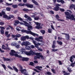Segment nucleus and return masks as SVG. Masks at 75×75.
I'll return each instance as SVG.
<instances>
[{
	"label": "nucleus",
	"instance_id": "1",
	"mask_svg": "<svg viewBox=\"0 0 75 75\" xmlns=\"http://www.w3.org/2000/svg\"><path fill=\"white\" fill-rule=\"evenodd\" d=\"M25 48L24 47L21 49V52H16L14 50H11V52L10 53V54L11 55H13V56H14L16 57L21 58V56L18 55V54L16 53H17V54H23V52H24L25 53V52H24L25 51Z\"/></svg>",
	"mask_w": 75,
	"mask_h": 75
},
{
	"label": "nucleus",
	"instance_id": "2",
	"mask_svg": "<svg viewBox=\"0 0 75 75\" xmlns=\"http://www.w3.org/2000/svg\"><path fill=\"white\" fill-rule=\"evenodd\" d=\"M64 13L65 15L67 16H66V18H67V19H70V20H73L75 21V18H74L75 17V16L73 14L70 15L69 12H65Z\"/></svg>",
	"mask_w": 75,
	"mask_h": 75
},
{
	"label": "nucleus",
	"instance_id": "3",
	"mask_svg": "<svg viewBox=\"0 0 75 75\" xmlns=\"http://www.w3.org/2000/svg\"><path fill=\"white\" fill-rule=\"evenodd\" d=\"M23 22V23H22V22H21L20 23V24L21 25H25V26H26V27H28V30H29V31H30V29H33V27L31 25H29V24L28 23H27L26 21H22Z\"/></svg>",
	"mask_w": 75,
	"mask_h": 75
},
{
	"label": "nucleus",
	"instance_id": "4",
	"mask_svg": "<svg viewBox=\"0 0 75 75\" xmlns=\"http://www.w3.org/2000/svg\"><path fill=\"white\" fill-rule=\"evenodd\" d=\"M21 32H23V33H26L27 34H31L33 36H38V35L36 34H35L34 33H33L30 31H27V30H24V29H23L21 30Z\"/></svg>",
	"mask_w": 75,
	"mask_h": 75
},
{
	"label": "nucleus",
	"instance_id": "5",
	"mask_svg": "<svg viewBox=\"0 0 75 75\" xmlns=\"http://www.w3.org/2000/svg\"><path fill=\"white\" fill-rule=\"evenodd\" d=\"M25 53L27 55H33L34 54V55H35V54H37V53H34L33 51L30 50L29 52L25 51Z\"/></svg>",
	"mask_w": 75,
	"mask_h": 75
},
{
	"label": "nucleus",
	"instance_id": "6",
	"mask_svg": "<svg viewBox=\"0 0 75 75\" xmlns=\"http://www.w3.org/2000/svg\"><path fill=\"white\" fill-rule=\"evenodd\" d=\"M31 45V43L29 42H23L21 44V45L23 46V45H25L26 47L28 45Z\"/></svg>",
	"mask_w": 75,
	"mask_h": 75
},
{
	"label": "nucleus",
	"instance_id": "7",
	"mask_svg": "<svg viewBox=\"0 0 75 75\" xmlns=\"http://www.w3.org/2000/svg\"><path fill=\"white\" fill-rule=\"evenodd\" d=\"M35 23L36 24L37 26L35 27V28L37 29H40V28H42V27H40L41 23L38 22H35Z\"/></svg>",
	"mask_w": 75,
	"mask_h": 75
},
{
	"label": "nucleus",
	"instance_id": "8",
	"mask_svg": "<svg viewBox=\"0 0 75 75\" xmlns=\"http://www.w3.org/2000/svg\"><path fill=\"white\" fill-rule=\"evenodd\" d=\"M43 39V37L42 36H40L38 38H36L35 39V40L37 41H38L39 42H42V40H42Z\"/></svg>",
	"mask_w": 75,
	"mask_h": 75
},
{
	"label": "nucleus",
	"instance_id": "9",
	"mask_svg": "<svg viewBox=\"0 0 75 75\" xmlns=\"http://www.w3.org/2000/svg\"><path fill=\"white\" fill-rule=\"evenodd\" d=\"M59 6H61V4H56V7L54 9V10L55 11H58L59 10Z\"/></svg>",
	"mask_w": 75,
	"mask_h": 75
},
{
	"label": "nucleus",
	"instance_id": "10",
	"mask_svg": "<svg viewBox=\"0 0 75 75\" xmlns=\"http://www.w3.org/2000/svg\"><path fill=\"white\" fill-rule=\"evenodd\" d=\"M35 54L36 56H39V57H40L42 59H44V57L43 56L41 55V54L40 53H35Z\"/></svg>",
	"mask_w": 75,
	"mask_h": 75
},
{
	"label": "nucleus",
	"instance_id": "11",
	"mask_svg": "<svg viewBox=\"0 0 75 75\" xmlns=\"http://www.w3.org/2000/svg\"><path fill=\"white\" fill-rule=\"evenodd\" d=\"M20 71H21L22 74H24V75H27V73H26V69L20 70Z\"/></svg>",
	"mask_w": 75,
	"mask_h": 75
},
{
	"label": "nucleus",
	"instance_id": "12",
	"mask_svg": "<svg viewBox=\"0 0 75 75\" xmlns=\"http://www.w3.org/2000/svg\"><path fill=\"white\" fill-rule=\"evenodd\" d=\"M25 6H27V7H29V8H33L34 6L32 4H25Z\"/></svg>",
	"mask_w": 75,
	"mask_h": 75
},
{
	"label": "nucleus",
	"instance_id": "13",
	"mask_svg": "<svg viewBox=\"0 0 75 75\" xmlns=\"http://www.w3.org/2000/svg\"><path fill=\"white\" fill-rule=\"evenodd\" d=\"M35 68H36L39 71H42V70L41 69H42V67L41 66H37L35 67Z\"/></svg>",
	"mask_w": 75,
	"mask_h": 75
},
{
	"label": "nucleus",
	"instance_id": "14",
	"mask_svg": "<svg viewBox=\"0 0 75 75\" xmlns=\"http://www.w3.org/2000/svg\"><path fill=\"white\" fill-rule=\"evenodd\" d=\"M36 42H37V41L35 40H33V42L34 44L35 47H36V46H38V43L37 44H36Z\"/></svg>",
	"mask_w": 75,
	"mask_h": 75
},
{
	"label": "nucleus",
	"instance_id": "15",
	"mask_svg": "<svg viewBox=\"0 0 75 75\" xmlns=\"http://www.w3.org/2000/svg\"><path fill=\"white\" fill-rule=\"evenodd\" d=\"M14 17V15H10L9 16L7 17L8 20L11 19V18H13Z\"/></svg>",
	"mask_w": 75,
	"mask_h": 75
},
{
	"label": "nucleus",
	"instance_id": "16",
	"mask_svg": "<svg viewBox=\"0 0 75 75\" xmlns=\"http://www.w3.org/2000/svg\"><path fill=\"white\" fill-rule=\"evenodd\" d=\"M21 41H25L26 39H25V36L21 37Z\"/></svg>",
	"mask_w": 75,
	"mask_h": 75
},
{
	"label": "nucleus",
	"instance_id": "17",
	"mask_svg": "<svg viewBox=\"0 0 75 75\" xmlns=\"http://www.w3.org/2000/svg\"><path fill=\"white\" fill-rule=\"evenodd\" d=\"M13 69H14V71H16V72H18V70L17 68L16 67L14 66L13 67Z\"/></svg>",
	"mask_w": 75,
	"mask_h": 75
},
{
	"label": "nucleus",
	"instance_id": "18",
	"mask_svg": "<svg viewBox=\"0 0 75 75\" xmlns=\"http://www.w3.org/2000/svg\"><path fill=\"white\" fill-rule=\"evenodd\" d=\"M65 37L66 38V40H69V34H66L65 35Z\"/></svg>",
	"mask_w": 75,
	"mask_h": 75
},
{
	"label": "nucleus",
	"instance_id": "19",
	"mask_svg": "<svg viewBox=\"0 0 75 75\" xmlns=\"http://www.w3.org/2000/svg\"><path fill=\"white\" fill-rule=\"evenodd\" d=\"M32 2L35 4L36 5H38V3H37V2L36 1H35V0H32Z\"/></svg>",
	"mask_w": 75,
	"mask_h": 75
},
{
	"label": "nucleus",
	"instance_id": "20",
	"mask_svg": "<svg viewBox=\"0 0 75 75\" xmlns=\"http://www.w3.org/2000/svg\"><path fill=\"white\" fill-rule=\"evenodd\" d=\"M28 59H29L28 58H23L22 59V61H28Z\"/></svg>",
	"mask_w": 75,
	"mask_h": 75
},
{
	"label": "nucleus",
	"instance_id": "21",
	"mask_svg": "<svg viewBox=\"0 0 75 75\" xmlns=\"http://www.w3.org/2000/svg\"><path fill=\"white\" fill-rule=\"evenodd\" d=\"M42 42L41 43H38V46H39V45H43L44 44V42Z\"/></svg>",
	"mask_w": 75,
	"mask_h": 75
},
{
	"label": "nucleus",
	"instance_id": "22",
	"mask_svg": "<svg viewBox=\"0 0 75 75\" xmlns=\"http://www.w3.org/2000/svg\"><path fill=\"white\" fill-rule=\"evenodd\" d=\"M75 6V5L73 4H72L70 6L69 8H70V9H72V8H74V7Z\"/></svg>",
	"mask_w": 75,
	"mask_h": 75
},
{
	"label": "nucleus",
	"instance_id": "23",
	"mask_svg": "<svg viewBox=\"0 0 75 75\" xmlns=\"http://www.w3.org/2000/svg\"><path fill=\"white\" fill-rule=\"evenodd\" d=\"M12 7L14 8H17L18 6H17V5H12Z\"/></svg>",
	"mask_w": 75,
	"mask_h": 75
},
{
	"label": "nucleus",
	"instance_id": "24",
	"mask_svg": "<svg viewBox=\"0 0 75 75\" xmlns=\"http://www.w3.org/2000/svg\"><path fill=\"white\" fill-rule=\"evenodd\" d=\"M26 49L27 50H31V48H30V47L28 46H26L25 47Z\"/></svg>",
	"mask_w": 75,
	"mask_h": 75
},
{
	"label": "nucleus",
	"instance_id": "25",
	"mask_svg": "<svg viewBox=\"0 0 75 75\" xmlns=\"http://www.w3.org/2000/svg\"><path fill=\"white\" fill-rule=\"evenodd\" d=\"M74 64H75V62H74V63H71V64L69 66V67L71 66V67H74L75 66V65Z\"/></svg>",
	"mask_w": 75,
	"mask_h": 75
},
{
	"label": "nucleus",
	"instance_id": "26",
	"mask_svg": "<svg viewBox=\"0 0 75 75\" xmlns=\"http://www.w3.org/2000/svg\"><path fill=\"white\" fill-rule=\"evenodd\" d=\"M11 59L9 58H4V61H10Z\"/></svg>",
	"mask_w": 75,
	"mask_h": 75
},
{
	"label": "nucleus",
	"instance_id": "27",
	"mask_svg": "<svg viewBox=\"0 0 75 75\" xmlns=\"http://www.w3.org/2000/svg\"><path fill=\"white\" fill-rule=\"evenodd\" d=\"M10 27L11 29H13V27L10 26L9 25H8L7 26V27L6 28V29H7V30H9V29H10Z\"/></svg>",
	"mask_w": 75,
	"mask_h": 75
},
{
	"label": "nucleus",
	"instance_id": "28",
	"mask_svg": "<svg viewBox=\"0 0 75 75\" xmlns=\"http://www.w3.org/2000/svg\"><path fill=\"white\" fill-rule=\"evenodd\" d=\"M52 30L51 28H49L48 29V32L49 33H52Z\"/></svg>",
	"mask_w": 75,
	"mask_h": 75
},
{
	"label": "nucleus",
	"instance_id": "29",
	"mask_svg": "<svg viewBox=\"0 0 75 75\" xmlns=\"http://www.w3.org/2000/svg\"><path fill=\"white\" fill-rule=\"evenodd\" d=\"M38 59H40V57L39 56H35L34 57V59L35 60Z\"/></svg>",
	"mask_w": 75,
	"mask_h": 75
},
{
	"label": "nucleus",
	"instance_id": "30",
	"mask_svg": "<svg viewBox=\"0 0 75 75\" xmlns=\"http://www.w3.org/2000/svg\"><path fill=\"white\" fill-rule=\"evenodd\" d=\"M36 48H37V49H38V50H39V51H42V49L39 48V47H38V46H36Z\"/></svg>",
	"mask_w": 75,
	"mask_h": 75
},
{
	"label": "nucleus",
	"instance_id": "31",
	"mask_svg": "<svg viewBox=\"0 0 75 75\" xmlns=\"http://www.w3.org/2000/svg\"><path fill=\"white\" fill-rule=\"evenodd\" d=\"M67 69L69 72H72V70H71V69L69 67H68L67 68Z\"/></svg>",
	"mask_w": 75,
	"mask_h": 75
},
{
	"label": "nucleus",
	"instance_id": "32",
	"mask_svg": "<svg viewBox=\"0 0 75 75\" xmlns=\"http://www.w3.org/2000/svg\"><path fill=\"white\" fill-rule=\"evenodd\" d=\"M2 48L3 50H6V49L7 48V47H5V46L4 45H3L2 47Z\"/></svg>",
	"mask_w": 75,
	"mask_h": 75
},
{
	"label": "nucleus",
	"instance_id": "33",
	"mask_svg": "<svg viewBox=\"0 0 75 75\" xmlns=\"http://www.w3.org/2000/svg\"><path fill=\"white\" fill-rule=\"evenodd\" d=\"M18 6H25V4H23L21 3L18 4Z\"/></svg>",
	"mask_w": 75,
	"mask_h": 75
},
{
	"label": "nucleus",
	"instance_id": "34",
	"mask_svg": "<svg viewBox=\"0 0 75 75\" xmlns=\"http://www.w3.org/2000/svg\"><path fill=\"white\" fill-rule=\"evenodd\" d=\"M57 42L59 45H62V42L61 41H57Z\"/></svg>",
	"mask_w": 75,
	"mask_h": 75
},
{
	"label": "nucleus",
	"instance_id": "35",
	"mask_svg": "<svg viewBox=\"0 0 75 75\" xmlns=\"http://www.w3.org/2000/svg\"><path fill=\"white\" fill-rule=\"evenodd\" d=\"M40 18V17L38 16H36L34 18L35 20H38Z\"/></svg>",
	"mask_w": 75,
	"mask_h": 75
},
{
	"label": "nucleus",
	"instance_id": "36",
	"mask_svg": "<svg viewBox=\"0 0 75 75\" xmlns=\"http://www.w3.org/2000/svg\"><path fill=\"white\" fill-rule=\"evenodd\" d=\"M16 28L18 31H21V28L19 27H17Z\"/></svg>",
	"mask_w": 75,
	"mask_h": 75
},
{
	"label": "nucleus",
	"instance_id": "37",
	"mask_svg": "<svg viewBox=\"0 0 75 75\" xmlns=\"http://www.w3.org/2000/svg\"><path fill=\"white\" fill-rule=\"evenodd\" d=\"M16 38H18L20 37L21 36V35L20 34H18L16 35Z\"/></svg>",
	"mask_w": 75,
	"mask_h": 75
},
{
	"label": "nucleus",
	"instance_id": "38",
	"mask_svg": "<svg viewBox=\"0 0 75 75\" xmlns=\"http://www.w3.org/2000/svg\"><path fill=\"white\" fill-rule=\"evenodd\" d=\"M11 45L12 46H16V43L14 42H13L11 43Z\"/></svg>",
	"mask_w": 75,
	"mask_h": 75
},
{
	"label": "nucleus",
	"instance_id": "39",
	"mask_svg": "<svg viewBox=\"0 0 75 75\" xmlns=\"http://www.w3.org/2000/svg\"><path fill=\"white\" fill-rule=\"evenodd\" d=\"M1 65L3 67L5 70H6V66L4 64H2Z\"/></svg>",
	"mask_w": 75,
	"mask_h": 75
},
{
	"label": "nucleus",
	"instance_id": "40",
	"mask_svg": "<svg viewBox=\"0 0 75 75\" xmlns=\"http://www.w3.org/2000/svg\"><path fill=\"white\" fill-rule=\"evenodd\" d=\"M6 10L7 11H10V10H11V8L9 7H7L6 8Z\"/></svg>",
	"mask_w": 75,
	"mask_h": 75
},
{
	"label": "nucleus",
	"instance_id": "41",
	"mask_svg": "<svg viewBox=\"0 0 75 75\" xmlns=\"http://www.w3.org/2000/svg\"><path fill=\"white\" fill-rule=\"evenodd\" d=\"M41 33L43 34H45V31L44 30H42L40 31Z\"/></svg>",
	"mask_w": 75,
	"mask_h": 75
},
{
	"label": "nucleus",
	"instance_id": "42",
	"mask_svg": "<svg viewBox=\"0 0 75 75\" xmlns=\"http://www.w3.org/2000/svg\"><path fill=\"white\" fill-rule=\"evenodd\" d=\"M0 32L1 34H4V30H1Z\"/></svg>",
	"mask_w": 75,
	"mask_h": 75
},
{
	"label": "nucleus",
	"instance_id": "43",
	"mask_svg": "<svg viewBox=\"0 0 75 75\" xmlns=\"http://www.w3.org/2000/svg\"><path fill=\"white\" fill-rule=\"evenodd\" d=\"M46 74H47V75H52V74L51 73V72L49 71L47 72H46Z\"/></svg>",
	"mask_w": 75,
	"mask_h": 75
},
{
	"label": "nucleus",
	"instance_id": "44",
	"mask_svg": "<svg viewBox=\"0 0 75 75\" xmlns=\"http://www.w3.org/2000/svg\"><path fill=\"white\" fill-rule=\"evenodd\" d=\"M73 59V58L71 56L70 58V61L71 62H73V61H72V59Z\"/></svg>",
	"mask_w": 75,
	"mask_h": 75
},
{
	"label": "nucleus",
	"instance_id": "45",
	"mask_svg": "<svg viewBox=\"0 0 75 75\" xmlns=\"http://www.w3.org/2000/svg\"><path fill=\"white\" fill-rule=\"evenodd\" d=\"M18 67H19V68H20V69H21V70H22V69H23V67H21V65H20L19 64H18Z\"/></svg>",
	"mask_w": 75,
	"mask_h": 75
},
{
	"label": "nucleus",
	"instance_id": "46",
	"mask_svg": "<svg viewBox=\"0 0 75 75\" xmlns=\"http://www.w3.org/2000/svg\"><path fill=\"white\" fill-rule=\"evenodd\" d=\"M6 4L7 6H11V5H12L13 4L11 3V4H8L7 3H6Z\"/></svg>",
	"mask_w": 75,
	"mask_h": 75
},
{
	"label": "nucleus",
	"instance_id": "47",
	"mask_svg": "<svg viewBox=\"0 0 75 75\" xmlns=\"http://www.w3.org/2000/svg\"><path fill=\"white\" fill-rule=\"evenodd\" d=\"M27 20H29V21H32V19H31V18L30 16H29Z\"/></svg>",
	"mask_w": 75,
	"mask_h": 75
},
{
	"label": "nucleus",
	"instance_id": "48",
	"mask_svg": "<svg viewBox=\"0 0 75 75\" xmlns=\"http://www.w3.org/2000/svg\"><path fill=\"white\" fill-rule=\"evenodd\" d=\"M18 20H20L21 21H23V19H22L20 17H18Z\"/></svg>",
	"mask_w": 75,
	"mask_h": 75
},
{
	"label": "nucleus",
	"instance_id": "49",
	"mask_svg": "<svg viewBox=\"0 0 75 75\" xmlns=\"http://www.w3.org/2000/svg\"><path fill=\"white\" fill-rule=\"evenodd\" d=\"M15 23H16V24H19L20 23V22L18 21H15Z\"/></svg>",
	"mask_w": 75,
	"mask_h": 75
},
{
	"label": "nucleus",
	"instance_id": "50",
	"mask_svg": "<svg viewBox=\"0 0 75 75\" xmlns=\"http://www.w3.org/2000/svg\"><path fill=\"white\" fill-rule=\"evenodd\" d=\"M58 50V49H52V51H54V52H55V51H57Z\"/></svg>",
	"mask_w": 75,
	"mask_h": 75
},
{
	"label": "nucleus",
	"instance_id": "51",
	"mask_svg": "<svg viewBox=\"0 0 75 75\" xmlns=\"http://www.w3.org/2000/svg\"><path fill=\"white\" fill-rule=\"evenodd\" d=\"M7 67L8 68H9L10 69H11V70H13V69L11 67H10V66H7Z\"/></svg>",
	"mask_w": 75,
	"mask_h": 75
},
{
	"label": "nucleus",
	"instance_id": "52",
	"mask_svg": "<svg viewBox=\"0 0 75 75\" xmlns=\"http://www.w3.org/2000/svg\"><path fill=\"white\" fill-rule=\"evenodd\" d=\"M24 17L25 18H27V19L29 17V16H28L27 15H26V14H25L24 16Z\"/></svg>",
	"mask_w": 75,
	"mask_h": 75
},
{
	"label": "nucleus",
	"instance_id": "53",
	"mask_svg": "<svg viewBox=\"0 0 75 75\" xmlns=\"http://www.w3.org/2000/svg\"><path fill=\"white\" fill-rule=\"evenodd\" d=\"M51 71L54 74H55V71L54 69H51Z\"/></svg>",
	"mask_w": 75,
	"mask_h": 75
},
{
	"label": "nucleus",
	"instance_id": "54",
	"mask_svg": "<svg viewBox=\"0 0 75 75\" xmlns=\"http://www.w3.org/2000/svg\"><path fill=\"white\" fill-rule=\"evenodd\" d=\"M25 39H26V38L27 39V40H28V39H29V36L28 35L25 36Z\"/></svg>",
	"mask_w": 75,
	"mask_h": 75
},
{
	"label": "nucleus",
	"instance_id": "55",
	"mask_svg": "<svg viewBox=\"0 0 75 75\" xmlns=\"http://www.w3.org/2000/svg\"><path fill=\"white\" fill-rule=\"evenodd\" d=\"M0 28H1V30H4L5 29V28L3 26H1L0 27Z\"/></svg>",
	"mask_w": 75,
	"mask_h": 75
},
{
	"label": "nucleus",
	"instance_id": "56",
	"mask_svg": "<svg viewBox=\"0 0 75 75\" xmlns=\"http://www.w3.org/2000/svg\"><path fill=\"white\" fill-rule=\"evenodd\" d=\"M23 11H29V10L27 9L24 8L23 9Z\"/></svg>",
	"mask_w": 75,
	"mask_h": 75
},
{
	"label": "nucleus",
	"instance_id": "57",
	"mask_svg": "<svg viewBox=\"0 0 75 75\" xmlns=\"http://www.w3.org/2000/svg\"><path fill=\"white\" fill-rule=\"evenodd\" d=\"M4 24V23L3 22H0V25H3Z\"/></svg>",
	"mask_w": 75,
	"mask_h": 75
},
{
	"label": "nucleus",
	"instance_id": "58",
	"mask_svg": "<svg viewBox=\"0 0 75 75\" xmlns=\"http://www.w3.org/2000/svg\"><path fill=\"white\" fill-rule=\"evenodd\" d=\"M8 16H7V15H4L3 16V17L4 18H7V17H8Z\"/></svg>",
	"mask_w": 75,
	"mask_h": 75
},
{
	"label": "nucleus",
	"instance_id": "59",
	"mask_svg": "<svg viewBox=\"0 0 75 75\" xmlns=\"http://www.w3.org/2000/svg\"><path fill=\"white\" fill-rule=\"evenodd\" d=\"M34 71H35L36 72H38V73H39V72H40V71H39L35 69H34Z\"/></svg>",
	"mask_w": 75,
	"mask_h": 75
},
{
	"label": "nucleus",
	"instance_id": "60",
	"mask_svg": "<svg viewBox=\"0 0 75 75\" xmlns=\"http://www.w3.org/2000/svg\"><path fill=\"white\" fill-rule=\"evenodd\" d=\"M30 47L31 48H32L33 49H34V48H35V46H34V45H31Z\"/></svg>",
	"mask_w": 75,
	"mask_h": 75
},
{
	"label": "nucleus",
	"instance_id": "61",
	"mask_svg": "<svg viewBox=\"0 0 75 75\" xmlns=\"http://www.w3.org/2000/svg\"><path fill=\"white\" fill-rule=\"evenodd\" d=\"M56 18H57V19H58V18H59V17L58 15H57L56 16Z\"/></svg>",
	"mask_w": 75,
	"mask_h": 75
},
{
	"label": "nucleus",
	"instance_id": "62",
	"mask_svg": "<svg viewBox=\"0 0 75 75\" xmlns=\"http://www.w3.org/2000/svg\"><path fill=\"white\" fill-rule=\"evenodd\" d=\"M16 48H19L20 47V45H18L16 46Z\"/></svg>",
	"mask_w": 75,
	"mask_h": 75
},
{
	"label": "nucleus",
	"instance_id": "63",
	"mask_svg": "<svg viewBox=\"0 0 75 75\" xmlns=\"http://www.w3.org/2000/svg\"><path fill=\"white\" fill-rule=\"evenodd\" d=\"M51 27L52 29L54 30H55V29L54 28V26H53V25H51Z\"/></svg>",
	"mask_w": 75,
	"mask_h": 75
},
{
	"label": "nucleus",
	"instance_id": "64",
	"mask_svg": "<svg viewBox=\"0 0 75 75\" xmlns=\"http://www.w3.org/2000/svg\"><path fill=\"white\" fill-rule=\"evenodd\" d=\"M70 74L69 73H68L67 72L64 74V75H68Z\"/></svg>",
	"mask_w": 75,
	"mask_h": 75
}]
</instances>
